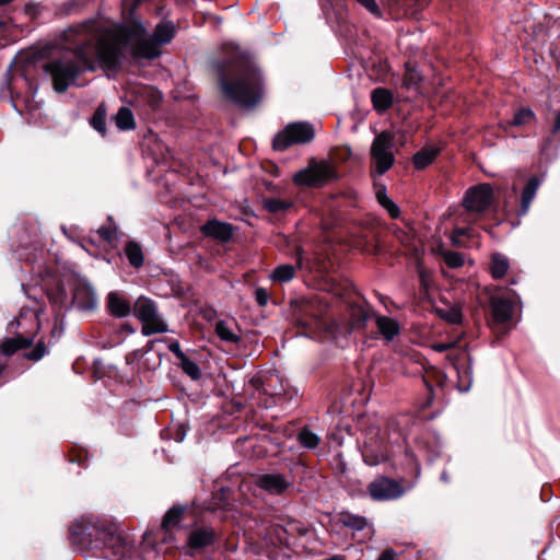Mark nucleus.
<instances>
[{
	"label": "nucleus",
	"instance_id": "obj_1",
	"mask_svg": "<svg viewBox=\"0 0 560 560\" xmlns=\"http://www.w3.org/2000/svg\"><path fill=\"white\" fill-rule=\"evenodd\" d=\"M174 37L171 23H160L153 34H148L140 22L100 27L89 21L63 32L65 48L71 50L78 61L62 56L44 65L57 92H65L82 70L93 71L96 65L114 70L128 51L135 59H154L161 47Z\"/></svg>",
	"mask_w": 560,
	"mask_h": 560
},
{
	"label": "nucleus",
	"instance_id": "obj_2",
	"mask_svg": "<svg viewBox=\"0 0 560 560\" xmlns=\"http://www.w3.org/2000/svg\"><path fill=\"white\" fill-rule=\"evenodd\" d=\"M223 95L245 108L254 107L262 94V79L257 66L245 57H237L218 67Z\"/></svg>",
	"mask_w": 560,
	"mask_h": 560
},
{
	"label": "nucleus",
	"instance_id": "obj_3",
	"mask_svg": "<svg viewBox=\"0 0 560 560\" xmlns=\"http://www.w3.org/2000/svg\"><path fill=\"white\" fill-rule=\"evenodd\" d=\"M338 178V171L330 159H311L307 166L296 172L292 180L296 186L320 188Z\"/></svg>",
	"mask_w": 560,
	"mask_h": 560
},
{
	"label": "nucleus",
	"instance_id": "obj_4",
	"mask_svg": "<svg viewBox=\"0 0 560 560\" xmlns=\"http://www.w3.org/2000/svg\"><path fill=\"white\" fill-rule=\"evenodd\" d=\"M394 135L384 130L378 133L371 147V175L375 179L384 175L395 163Z\"/></svg>",
	"mask_w": 560,
	"mask_h": 560
},
{
	"label": "nucleus",
	"instance_id": "obj_5",
	"mask_svg": "<svg viewBox=\"0 0 560 560\" xmlns=\"http://www.w3.org/2000/svg\"><path fill=\"white\" fill-rule=\"evenodd\" d=\"M314 137L315 130L311 124L304 121L291 122L277 133L272 145L277 151H284L291 145L311 142Z\"/></svg>",
	"mask_w": 560,
	"mask_h": 560
},
{
	"label": "nucleus",
	"instance_id": "obj_6",
	"mask_svg": "<svg viewBox=\"0 0 560 560\" xmlns=\"http://www.w3.org/2000/svg\"><path fill=\"white\" fill-rule=\"evenodd\" d=\"M493 199V190L489 184H481L470 188L464 198L466 213L463 214L465 222H471L477 219L479 213L486 211Z\"/></svg>",
	"mask_w": 560,
	"mask_h": 560
},
{
	"label": "nucleus",
	"instance_id": "obj_7",
	"mask_svg": "<svg viewBox=\"0 0 560 560\" xmlns=\"http://www.w3.org/2000/svg\"><path fill=\"white\" fill-rule=\"evenodd\" d=\"M135 315L142 322V334L150 336L153 334L166 332L167 325L158 314L155 303L144 296H140L135 303Z\"/></svg>",
	"mask_w": 560,
	"mask_h": 560
},
{
	"label": "nucleus",
	"instance_id": "obj_8",
	"mask_svg": "<svg viewBox=\"0 0 560 560\" xmlns=\"http://www.w3.org/2000/svg\"><path fill=\"white\" fill-rule=\"evenodd\" d=\"M72 303L82 311H92L97 306V295L92 285L82 278L72 280Z\"/></svg>",
	"mask_w": 560,
	"mask_h": 560
},
{
	"label": "nucleus",
	"instance_id": "obj_9",
	"mask_svg": "<svg viewBox=\"0 0 560 560\" xmlns=\"http://www.w3.org/2000/svg\"><path fill=\"white\" fill-rule=\"evenodd\" d=\"M369 492L374 500H394L404 494L402 487L389 478H377L369 486Z\"/></svg>",
	"mask_w": 560,
	"mask_h": 560
},
{
	"label": "nucleus",
	"instance_id": "obj_10",
	"mask_svg": "<svg viewBox=\"0 0 560 560\" xmlns=\"http://www.w3.org/2000/svg\"><path fill=\"white\" fill-rule=\"evenodd\" d=\"M255 485L271 495H281L292 487V480L285 475L270 472L259 475L255 479Z\"/></svg>",
	"mask_w": 560,
	"mask_h": 560
},
{
	"label": "nucleus",
	"instance_id": "obj_11",
	"mask_svg": "<svg viewBox=\"0 0 560 560\" xmlns=\"http://www.w3.org/2000/svg\"><path fill=\"white\" fill-rule=\"evenodd\" d=\"M215 540V533L210 527H200L191 530L187 539V553L195 555L203 548L211 546Z\"/></svg>",
	"mask_w": 560,
	"mask_h": 560
},
{
	"label": "nucleus",
	"instance_id": "obj_12",
	"mask_svg": "<svg viewBox=\"0 0 560 560\" xmlns=\"http://www.w3.org/2000/svg\"><path fill=\"white\" fill-rule=\"evenodd\" d=\"M492 320L501 325L508 323L513 313V302L502 296H493L490 302Z\"/></svg>",
	"mask_w": 560,
	"mask_h": 560
},
{
	"label": "nucleus",
	"instance_id": "obj_13",
	"mask_svg": "<svg viewBox=\"0 0 560 560\" xmlns=\"http://www.w3.org/2000/svg\"><path fill=\"white\" fill-rule=\"evenodd\" d=\"M206 236L217 238L221 242L229 241L233 235L231 224L218 220H210L201 228Z\"/></svg>",
	"mask_w": 560,
	"mask_h": 560
},
{
	"label": "nucleus",
	"instance_id": "obj_14",
	"mask_svg": "<svg viewBox=\"0 0 560 560\" xmlns=\"http://www.w3.org/2000/svg\"><path fill=\"white\" fill-rule=\"evenodd\" d=\"M108 535L105 546L112 550L110 557L113 560H122L130 555L132 547L124 537L113 533H108Z\"/></svg>",
	"mask_w": 560,
	"mask_h": 560
},
{
	"label": "nucleus",
	"instance_id": "obj_15",
	"mask_svg": "<svg viewBox=\"0 0 560 560\" xmlns=\"http://www.w3.org/2000/svg\"><path fill=\"white\" fill-rule=\"evenodd\" d=\"M107 308L116 317H126L131 312L130 303L118 292H110L107 295Z\"/></svg>",
	"mask_w": 560,
	"mask_h": 560
},
{
	"label": "nucleus",
	"instance_id": "obj_16",
	"mask_svg": "<svg viewBox=\"0 0 560 560\" xmlns=\"http://www.w3.org/2000/svg\"><path fill=\"white\" fill-rule=\"evenodd\" d=\"M352 540L359 544L370 540L374 535V529L368 521L360 516L352 515Z\"/></svg>",
	"mask_w": 560,
	"mask_h": 560
},
{
	"label": "nucleus",
	"instance_id": "obj_17",
	"mask_svg": "<svg viewBox=\"0 0 560 560\" xmlns=\"http://www.w3.org/2000/svg\"><path fill=\"white\" fill-rule=\"evenodd\" d=\"M510 269L509 258L501 253H493L490 256L489 272L493 279H502Z\"/></svg>",
	"mask_w": 560,
	"mask_h": 560
},
{
	"label": "nucleus",
	"instance_id": "obj_18",
	"mask_svg": "<svg viewBox=\"0 0 560 560\" xmlns=\"http://www.w3.org/2000/svg\"><path fill=\"white\" fill-rule=\"evenodd\" d=\"M539 185L540 179L537 176H533L528 179L521 197V214H526L529 210L530 203L536 196Z\"/></svg>",
	"mask_w": 560,
	"mask_h": 560
},
{
	"label": "nucleus",
	"instance_id": "obj_19",
	"mask_svg": "<svg viewBox=\"0 0 560 560\" xmlns=\"http://www.w3.org/2000/svg\"><path fill=\"white\" fill-rule=\"evenodd\" d=\"M215 332L219 338L225 342L236 343L241 339L237 325L235 323L220 320L215 325Z\"/></svg>",
	"mask_w": 560,
	"mask_h": 560
},
{
	"label": "nucleus",
	"instance_id": "obj_20",
	"mask_svg": "<svg viewBox=\"0 0 560 560\" xmlns=\"http://www.w3.org/2000/svg\"><path fill=\"white\" fill-rule=\"evenodd\" d=\"M375 322L380 334L387 341L393 340L395 336L399 334V325L394 318L387 316H377Z\"/></svg>",
	"mask_w": 560,
	"mask_h": 560
},
{
	"label": "nucleus",
	"instance_id": "obj_21",
	"mask_svg": "<svg viewBox=\"0 0 560 560\" xmlns=\"http://www.w3.org/2000/svg\"><path fill=\"white\" fill-rule=\"evenodd\" d=\"M371 100L375 110L383 113L393 105V93L387 89L377 88L372 92Z\"/></svg>",
	"mask_w": 560,
	"mask_h": 560
},
{
	"label": "nucleus",
	"instance_id": "obj_22",
	"mask_svg": "<svg viewBox=\"0 0 560 560\" xmlns=\"http://www.w3.org/2000/svg\"><path fill=\"white\" fill-rule=\"evenodd\" d=\"M351 310H352V326L354 325V323H364L369 318V315H370L369 307L365 305L362 296L359 293L354 292L353 289H352Z\"/></svg>",
	"mask_w": 560,
	"mask_h": 560
},
{
	"label": "nucleus",
	"instance_id": "obj_23",
	"mask_svg": "<svg viewBox=\"0 0 560 560\" xmlns=\"http://www.w3.org/2000/svg\"><path fill=\"white\" fill-rule=\"evenodd\" d=\"M32 343L33 338L15 336L2 341L0 345V350L3 354L11 355L20 349L30 347Z\"/></svg>",
	"mask_w": 560,
	"mask_h": 560
},
{
	"label": "nucleus",
	"instance_id": "obj_24",
	"mask_svg": "<svg viewBox=\"0 0 560 560\" xmlns=\"http://www.w3.org/2000/svg\"><path fill=\"white\" fill-rule=\"evenodd\" d=\"M125 255L132 267L140 268L143 265V252L138 243L128 242L125 246Z\"/></svg>",
	"mask_w": 560,
	"mask_h": 560
},
{
	"label": "nucleus",
	"instance_id": "obj_25",
	"mask_svg": "<svg viewBox=\"0 0 560 560\" xmlns=\"http://www.w3.org/2000/svg\"><path fill=\"white\" fill-rule=\"evenodd\" d=\"M439 154V150L432 147L423 148L419 152H417L413 156V165L418 170H423L429 164L433 162V160Z\"/></svg>",
	"mask_w": 560,
	"mask_h": 560
},
{
	"label": "nucleus",
	"instance_id": "obj_26",
	"mask_svg": "<svg viewBox=\"0 0 560 560\" xmlns=\"http://www.w3.org/2000/svg\"><path fill=\"white\" fill-rule=\"evenodd\" d=\"M119 130H131L136 127V121L131 109L121 107L114 117Z\"/></svg>",
	"mask_w": 560,
	"mask_h": 560
},
{
	"label": "nucleus",
	"instance_id": "obj_27",
	"mask_svg": "<svg viewBox=\"0 0 560 560\" xmlns=\"http://www.w3.org/2000/svg\"><path fill=\"white\" fill-rule=\"evenodd\" d=\"M436 314L440 318L450 324H459L463 319L462 310L458 305H447L445 307H438Z\"/></svg>",
	"mask_w": 560,
	"mask_h": 560
},
{
	"label": "nucleus",
	"instance_id": "obj_28",
	"mask_svg": "<svg viewBox=\"0 0 560 560\" xmlns=\"http://www.w3.org/2000/svg\"><path fill=\"white\" fill-rule=\"evenodd\" d=\"M184 510V506H173L170 509L163 518L162 528L168 532L177 526L182 520Z\"/></svg>",
	"mask_w": 560,
	"mask_h": 560
},
{
	"label": "nucleus",
	"instance_id": "obj_29",
	"mask_svg": "<svg viewBox=\"0 0 560 560\" xmlns=\"http://www.w3.org/2000/svg\"><path fill=\"white\" fill-rule=\"evenodd\" d=\"M294 275L295 267L289 264H284L278 266L272 271V273L270 275V279L279 283H284L291 281L294 278Z\"/></svg>",
	"mask_w": 560,
	"mask_h": 560
},
{
	"label": "nucleus",
	"instance_id": "obj_30",
	"mask_svg": "<svg viewBox=\"0 0 560 560\" xmlns=\"http://www.w3.org/2000/svg\"><path fill=\"white\" fill-rule=\"evenodd\" d=\"M91 125L102 136H105V132H106V108L103 104H101L96 108V110L91 119Z\"/></svg>",
	"mask_w": 560,
	"mask_h": 560
},
{
	"label": "nucleus",
	"instance_id": "obj_31",
	"mask_svg": "<svg viewBox=\"0 0 560 560\" xmlns=\"http://www.w3.org/2000/svg\"><path fill=\"white\" fill-rule=\"evenodd\" d=\"M292 202L279 198H267L264 200V207L271 213H279L288 210Z\"/></svg>",
	"mask_w": 560,
	"mask_h": 560
},
{
	"label": "nucleus",
	"instance_id": "obj_32",
	"mask_svg": "<svg viewBox=\"0 0 560 560\" xmlns=\"http://www.w3.org/2000/svg\"><path fill=\"white\" fill-rule=\"evenodd\" d=\"M347 330L348 328L346 326H340L336 322H330L325 327V334L336 342L340 343L341 347H345L346 345L340 342V336L342 335V337L346 338L343 332Z\"/></svg>",
	"mask_w": 560,
	"mask_h": 560
},
{
	"label": "nucleus",
	"instance_id": "obj_33",
	"mask_svg": "<svg viewBox=\"0 0 560 560\" xmlns=\"http://www.w3.org/2000/svg\"><path fill=\"white\" fill-rule=\"evenodd\" d=\"M442 256L450 268H459L465 262V256L458 252L444 250Z\"/></svg>",
	"mask_w": 560,
	"mask_h": 560
},
{
	"label": "nucleus",
	"instance_id": "obj_34",
	"mask_svg": "<svg viewBox=\"0 0 560 560\" xmlns=\"http://www.w3.org/2000/svg\"><path fill=\"white\" fill-rule=\"evenodd\" d=\"M298 439L299 442L307 448H314L319 443V438L308 429H303L299 433Z\"/></svg>",
	"mask_w": 560,
	"mask_h": 560
},
{
	"label": "nucleus",
	"instance_id": "obj_35",
	"mask_svg": "<svg viewBox=\"0 0 560 560\" xmlns=\"http://www.w3.org/2000/svg\"><path fill=\"white\" fill-rule=\"evenodd\" d=\"M420 81H421L420 73L416 69H413L409 65H407L406 72L404 75V85L407 89H417Z\"/></svg>",
	"mask_w": 560,
	"mask_h": 560
},
{
	"label": "nucleus",
	"instance_id": "obj_36",
	"mask_svg": "<svg viewBox=\"0 0 560 560\" xmlns=\"http://www.w3.org/2000/svg\"><path fill=\"white\" fill-rule=\"evenodd\" d=\"M179 365L182 370L192 380H198L200 377L199 366L189 358L184 357V359L179 361Z\"/></svg>",
	"mask_w": 560,
	"mask_h": 560
},
{
	"label": "nucleus",
	"instance_id": "obj_37",
	"mask_svg": "<svg viewBox=\"0 0 560 560\" xmlns=\"http://www.w3.org/2000/svg\"><path fill=\"white\" fill-rule=\"evenodd\" d=\"M397 16L406 14L412 0H384Z\"/></svg>",
	"mask_w": 560,
	"mask_h": 560
},
{
	"label": "nucleus",
	"instance_id": "obj_38",
	"mask_svg": "<svg viewBox=\"0 0 560 560\" xmlns=\"http://www.w3.org/2000/svg\"><path fill=\"white\" fill-rule=\"evenodd\" d=\"M534 117L535 114L532 109L522 108L515 113L512 124L514 126H522L528 124L532 119H534Z\"/></svg>",
	"mask_w": 560,
	"mask_h": 560
},
{
	"label": "nucleus",
	"instance_id": "obj_39",
	"mask_svg": "<svg viewBox=\"0 0 560 560\" xmlns=\"http://www.w3.org/2000/svg\"><path fill=\"white\" fill-rule=\"evenodd\" d=\"M474 231L471 228H455L452 234V243L456 246H462L460 238L463 236L472 237Z\"/></svg>",
	"mask_w": 560,
	"mask_h": 560
},
{
	"label": "nucleus",
	"instance_id": "obj_40",
	"mask_svg": "<svg viewBox=\"0 0 560 560\" xmlns=\"http://www.w3.org/2000/svg\"><path fill=\"white\" fill-rule=\"evenodd\" d=\"M343 433L349 435L350 434V427L346 425L343 429H337L336 431L331 432L330 438H331L332 443L336 446H341L343 444V441H345V434Z\"/></svg>",
	"mask_w": 560,
	"mask_h": 560
},
{
	"label": "nucleus",
	"instance_id": "obj_41",
	"mask_svg": "<svg viewBox=\"0 0 560 560\" xmlns=\"http://www.w3.org/2000/svg\"><path fill=\"white\" fill-rule=\"evenodd\" d=\"M46 354V347L43 342H38L35 348L25 354L32 361H38Z\"/></svg>",
	"mask_w": 560,
	"mask_h": 560
},
{
	"label": "nucleus",
	"instance_id": "obj_42",
	"mask_svg": "<svg viewBox=\"0 0 560 560\" xmlns=\"http://www.w3.org/2000/svg\"><path fill=\"white\" fill-rule=\"evenodd\" d=\"M363 8H365L374 16H381V10L375 0H357Z\"/></svg>",
	"mask_w": 560,
	"mask_h": 560
},
{
	"label": "nucleus",
	"instance_id": "obj_43",
	"mask_svg": "<svg viewBox=\"0 0 560 560\" xmlns=\"http://www.w3.org/2000/svg\"><path fill=\"white\" fill-rule=\"evenodd\" d=\"M48 295L55 304L63 305L66 303V292L61 287H58L56 292H49Z\"/></svg>",
	"mask_w": 560,
	"mask_h": 560
},
{
	"label": "nucleus",
	"instance_id": "obj_44",
	"mask_svg": "<svg viewBox=\"0 0 560 560\" xmlns=\"http://www.w3.org/2000/svg\"><path fill=\"white\" fill-rule=\"evenodd\" d=\"M255 299L259 306H266L269 301V293L264 288L255 290Z\"/></svg>",
	"mask_w": 560,
	"mask_h": 560
},
{
	"label": "nucleus",
	"instance_id": "obj_45",
	"mask_svg": "<svg viewBox=\"0 0 560 560\" xmlns=\"http://www.w3.org/2000/svg\"><path fill=\"white\" fill-rule=\"evenodd\" d=\"M362 456H363L364 462L368 465H370V466H374V465L380 464L383 460V458H384L383 456H380V455L369 454V450L368 448H364L362 451Z\"/></svg>",
	"mask_w": 560,
	"mask_h": 560
},
{
	"label": "nucleus",
	"instance_id": "obj_46",
	"mask_svg": "<svg viewBox=\"0 0 560 560\" xmlns=\"http://www.w3.org/2000/svg\"><path fill=\"white\" fill-rule=\"evenodd\" d=\"M248 388H252L253 390H256L259 393L260 392L267 393V389L264 388V383L260 377L250 378L248 382Z\"/></svg>",
	"mask_w": 560,
	"mask_h": 560
},
{
	"label": "nucleus",
	"instance_id": "obj_47",
	"mask_svg": "<svg viewBox=\"0 0 560 560\" xmlns=\"http://www.w3.org/2000/svg\"><path fill=\"white\" fill-rule=\"evenodd\" d=\"M376 198H377V201L380 202V205L382 207H384L387 201H390L392 199L387 196L386 194V188L385 186H380L377 187L376 189Z\"/></svg>",
	"mask_w": 560,
	"mask_h": 560
},
{
	"label": "nucleus",
	"instance_id": "obj_48",
	"mask_svg": "<svg viewBox=\"0 0 560 560\" xmlns=\"http://www.w3.org/2000/svg\"><path fill=\"white\" fill-rule=\"evenodd\" d=\"M168 350L180 361L186 357V354L182 351L179 342L178 341H172L168 345Z\"/></svg>",
	"mask_w": 560,
	"mask_h": 560
},
{
	"label": "nucleus",
	"instance_id": "obj_49",
	"mask_svg": "<svg viewBox=\"0 0 560 560\" xmlns=\"http://www.w3.org/2000/svg\"><path fill=\"white\" fill-rule=\"evenodd\" d=\"M384 208L387 210L390 218L396 219L399 217V213H400L399 208L393 200L387 201V203L384 206Z\"/></svg>",
	"mask_w": 560,
	"mask_h": 560
},
{
	"label": "nucleus",
	"instance_id": "obj_50",
	"mask_svg": "<svg viewBox=\"0 0 560 560\" xmlns=\"http://www.w3.org/2000/svg\"><path fill=\"white\" fill-rule=\"evenodd\" d=\"M115 232L116 230H112L110 228L102 226L98 229V234L101 235V237L108 242H110L115 237Z\"/></svg>",
	"mask_w": 560,
	"mask_h": 560
},
{
	"label": "nucleus",
	"instance_id": "obj_51",
	"mask_svg": "<svg viewBox=\"0 0 560 560\" xmlns=\"http://www.w3.org/2000/svg\"><path fill=\"white\" fill-rule=\"evenodd\" d=\"M396 557H397V553L393 549L389 548V549L384 550L377 560H397Z\"/></svg>",
	"mask_w": 560,
	"mask_h": 560
},
{
	"label": "nucleus",
	"instance_id": "obj_52",
	"mask_svg": "<svg viewBox=\"0 0 560 560\" xmlns=\"http://www.w3.org/2000/svg\"><path fill=\"white\" fill-rule=\"evenodd\" d=\"M551 132L555 136H558V135L560 136V110L557 112V114H556L553 126L551 128Z\"/></svg>",
	"mask_w": 560,
	"mask_h": 560
},
{
	"label": "nucleus",
	"instance_id": "obj_53",
	"mask_svg": "<svg viewBox=\"0 0 560 560\" xmlns=\"http://www.w3.org/2000/svg\"><path fill=\"white\" fill-rule=\"evenodd\" d=\"M143 91L152 97L151 105H155L160 98L159 93L152 88H144Z\"/></svg>",
	"mask_w": 560,
	"mask_h": 560
},
{
	"label": "nucleus",
	"instance_id": "obj_54",
	"mask_svg": "<svg viewBox=\"0 0 560 560\" xmlns=\"http://www.w3.org/2000/svg\"><path fill=\"white\" fill-rule=\"evenodd\" d=\"M352 247L370 252L369 248L365 247L362 240L360 237H354V234L352 233Z\"/></svg>",
	"mask_w": 560,
	"mask_h": 560
},
{
	"label": "nucleus",
	"instance_id": "obj_55",
	"mask_svg": "<svg viewBox=\"0 0 560 560\" xmlns=\"http://www.w3.org/2000/svg\"><path fill=\"white\" fill-rule=\"evenodd\" d=\"M453 345L452 343H446V342H439V343H434L432 346L433 350L438 351V352H444L446 350H448Z\"/></svg>",
	"mask_w": 560,
	"mask_h": 560
},
{
	"label": "nucleus",
	"instance_id": "obj_56",
	"mask_svg": "<svg viewBox=\"0 0 560 560\" xmlns=\"http://www.w3.org/2000/svg\"><path fill=\"white\" fill-rule=\"evenodd\" d=\"M302 256H303V250L299 249L296 252V261H298L299 268H302V266H303V257Z\"/></svg>",
	"mask_w": 560,
	"mask_h": 560
},
{
	"label": "nucleus",
	"instance_id": "obj_57",
	"mask_svg": "<svg viewBox=\"0 0 560 560\" xmlns=\"http://www.w3.org/2000/svg\"><path fill=\"white\" fill-rule=\"evenodd\" d=\"M337 22L339 24L340 30L347 24V20L341 18L338 13L336 14Z\"/></svg>",
	"mask_w": 560,
	"mask_h": 560
},
{
	"label": "nucleus",
	"instance_id": "obj_58",
	"mask_svg": "<svg viewBox=\"0 0 560 560\" xmlns=\"http://www.w3.org/2000/svg\"><path fill=\"white\" fill-rule=\"evenodd\" d=\"M369 237H370V241H374L375 235L372 234V232L370 231L369 234H364V238H369Z\"/></svg>",
	"mask_w": 560,
	"mask_h": 560
},
{
	"label": "nucleus",
	"instance_id": "obj_59",
	"mask_svg": "<svg viewBox=\"0 0 560 560\" xmlns=\"http://www.w3.org/2000/svg\"><path fill=\"white\" fill-rule=\"evenodd\" d=\"M441 479H442L443 481H445V482H446V481H448V477H447V475H446V472H445V471H444V472H442V475H441Z\"/></svg>",
	"mask_w": 560,
	"mask_h": 560
},
{
	"label": "nucleus",
	"instance_id": "obj_60",
	"mask_svg": "<svg viewBox=\"0 0 560 560\" xmlns=\"http://www.w3.org/2000/svg\"><path fill=\"white\" fill-rule=\"evenodd\" d=\"M337 456L339 457L340 464H341V466H342V470H345V464H343V460H342L341 454H338Z\"/></svg>",
	"mask_w": 560,
	"mask_h": 560
},
{
	"label": "nucleus",
	"instance_id": "obj_61",
	"mask_svg": "<svg viewBox=\"0 0 560 560\" xmlns=\"http://www.w3.org/2000/svg\"><path fill=\"white\" fill-rule=\"evenodd\" d=\"M217 506L219 509H226V504L225 503H217Z\"/></svg>",
	"mask_w": 560,
	"mask_h": 560
},
{
	"label": "nucleus",
	"instance_id": "obj_62",
	"mask_svg": "<svg viewBox=\"0 0 560 560\" xmlns=\"http://www.w3.org/2000/svg\"><path fill=\"white\" fill-rule=\"evenodd\" d=\"M3 26H4V24H3V23H0V28H2Z\"/></svg>",
	"mask_w": 560,
	"mask_h": 560
}]
</instances>
